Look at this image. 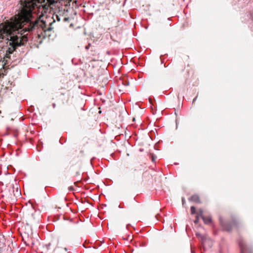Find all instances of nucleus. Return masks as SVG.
Masks as SVG:
<instances>
[{"label":"nucleus","instance_id":"obj_1","mask_svg":"<svg viewBox=\"0 0 253 253\" xmlns=\"http://www.w3.org/2000/svg\"><path fill=\"white\" fill-rule=\"evenodd\" d=\"M21 9L18 14L6 20L0 24V42L6 39L11 42L12 49L9 48L6 50L5 56L2 61L3 65L8 64L10 54L15 50L16 46L24 45L28 41L26 32L33 31L36 29L39 31L46 32L51 30L50 25H47L45 21L37 19L32 21L33 11L37 8L40 11L38 6L45 0H21Z\"/></svg>","mask_w":253,"mask_h":253},{"label":"nucleus","instance_id":"obj_2","mask_svg":"<svg viewBox=\"0 0 253 253\" xmlns=\"http://www.w3.org/2000/svg\"><path fill=\"white\" fill-rule=\"evenodd\" d=\"M72 0H45V2L38 6L39 11L43 15L49 10H55L52 18L54 21H67L69 19L68 12L70 8Z\"/></svg>","mask_w":253,"mask_h":253},{"label":"nucleus","instance_id":"obj_3","mask_svg":"<svg viewBox=\"0 0 253 253\" xmlns=\"http://www.w3.org/2000/svg\"><path fill=\"white\" fill-rule=\"evenodd\" d=\"M36 211L33 207L29 209L24 215L27 222V224L32 225L38 223L39 221L38 218L36 215Z\"/></svg>","mask_w":253,"mask_h":253},{"label":"nucleus","instance_id":"obj_4","mask_svg":"<svg viewBox=\"0 0 253 253\" xmlns=\"http://www.w3.org/2000/svg\"><path fill=\"white\" fill-rule=\"evenodd\" d=\"M70 97L69 90L61 88L60 94L58 96V99L63 103H67Z\"/></svg>","mask_w":253,"mask_h":253},{"label":"nucleus","instance_id":"obj_5","mask_svg":"<svg viewBox=\"0 0 253 253\" xmlns=\"http://www.w3.org/2000/svg\"><path fill=\"white\" fill-rule=\"evenodd\" d=\"M63 240L62 239L60 238H57L56 239H53L51 242L49 243L46 245V248L48 250L51 249V247L53 246L54 249L56 248H63Z\"/></svg>","mask_w":253,"mask_h":253},{"label":"nucleus","instance_id":"obj_6","mask_svg":"<svg viewBox=\"0 0 253 253\" xmlns=\"http://www.w3.org/2000/svg\"><path fill=\"white\" fill-rule=\"evenodd\" d=\"M238 246L241 249V253H253L251 249L247 247L242 242L238 240Z\"/></svg>","mask_w":253,"mask_h":253},{"label":"nucleus","instance_id":"obj_7","mask_svg":"<svg viewBox=\"0 0 253 253\" xmlns=\"http://www.w3.org/2000/svg\"><path fill=\"white\" fill-rule=\"evenodd\" d=\"M188 200L190 202H194L196 204H200L201 203V201L200 198V197L197 194H194L192 196H191L189 199Z\"/></svg>","mask_w":253,"mask_h":253},{"label":"nucleus","instance_id":"obj_8","mask_svg":"<svg viewBox=\"0 0 253 253\" xmlns=\"http://www.w3.org/2000/svg\"><path fill=\"white\" fill-rule=\"evenodd\" d=\"M221 224L222 226V227L224 230L230 232L232 229L233 225L232 224H229L228 223H223L221 222Z\"/></svg>","mask_w":253,"mask_h":253},{"label":"nucleus","instance_id":"obj_9","mask_svg":"<svg viewBox=\"0 0 253 253\" xmlns=\"http://www.w3.org/2000/svg\"><path fill=\"white\" fill-rule=\"evenodd\" d=\"M196 236L198 238H199L202 240L203 245L205 244L208 241L205 238V237L199 233H196Z\"/></svg>","mask_w":253,"mask_h":253},{"label":"nucleus","instance_id":"obj_10","mask_svg":"<svg viewBox=\"0 0 253 253\" xmlns=\"http://www.w3.org/2000/svg\"><path fill=\"white\" fill-rule=\"evenodd\" d=\"M202 219L204 220L205 223L206 224H209L211 221V218L210 216H202Z\"/></svg>","mask_w":253,"mask_h":253},{"label":"nucleus","instance_id":"obj_11","mask_svg":"<svg viewBox=\"0 0 253 253\" xmlns=\"http://www.w3.org/2000/svg\"><path fill=\"white\" fill-rule=\"evenodd\" d=\"M190 210H191V213L192 214H196L197 212H196V208L195 207H194V206L191 207Z\"/></svg>","mask_w":253,"mask_h":253},{"label":"nucleus","instance_id":"obj_12","mask_svg":"<svg viewBox=\"0 0 253 253\" xmlns=\"http://www.w3.org/2000/svg\"><path fill=\"white\" fill-rule=\"evenodd\" d=\"M32 239H30L29 237H28L27 241H25L24 237H23V241H24V243L26 244L27 246L30 245V243L31 242V240Z\"/></svg>","mask_w":253,"mask_h":253},{"label":"nucleus","instance_id":"obj_13","mask_svg":"<svg viewBox=\"0 0 253 253\" xmlns=\"http://www.w3.org/2000/svg\"><path fill=\"white\" fill-rule=\"evenodd\" d=\"M200 217H201L200 215L199 214V213H197L196 215V219L194 221V222L196 224H197L199 222Z\"/></svg>","mask_w":253,"mask_h":253},{"label":"nucleus","instance_id":"obj_14","mask_svg":"<svg viewBox=\"0 0 253 253\" xmlns=\"http://www.w3.org/2000/svg\"><path fill=\"white\" fill-rule=\"evenodd\" d=\"M197 213H199V214L200 215L201 218H202V216H204L203 215V211L202 209H200L198 212H197Z\"/></svg>","mask_w":253,"mask_h":253},{"label":"nucleus","instance_id":"obj_15","mask_svg":"<svg viewBox=\"0 0 253 253\" xmlns=\"http://www.w3.org/2000/svg\"><path fill=\"white\" fill-rule=\"evenodd\" d=\"M20 195V192L18 190V187H17L16 189V192L14 193V196H19Z\"/></svg>","mask_w":253,"mask_h":253},{"label":"nucleus","instance_id":"obj_16","mask_svg":"<svg viewBox=\"0 0 253 253\" xmlns=\"http://www.w3.org/2000/svg\"><path fill=\"white\" fill-rule=\"evenodd\" d=\"M134 175H137L138 174H140L141 173V171H140L141 170H138L137 169H135L134 170Z\"/></svg>","mask_w":253,"mask_h":253},{"label":"nucleus","instance_id":"obj_17","mask_svg":"<svg viewBox=\"0 0 253 253\" xmlns=\"http://www.w3.org/2000/svg\"><path fill=\"white\" fill-rule=\"evenodd\" d=\"M73 155V158L75 159L76 158V157H79L78 156H77V154H76V152H74L72 154Z\"/></svg>","mask_w":253,"mask_h":253},{"label":"nucleus","instance_id":"obj_18","mask_svg":"<svg viewBox=\"0 0 253 253\" xmlns=\"http://www.w3.org/2000/svg\"><path fill=\"white\" fill-rule=\"evenodd\" d=\"M68 189L70 191H73L74 190L73 187L72 186L69 187Z\"/></svg>","mask_w":253,"mask_h":253},{"label":"nucleus","instance_id":"obj_19","mask_svg":"<svg viewBox=\"0 0 253 253\" xmlns=\"http://www.w3.org/2000/svg\"><path fill=\"white\" fill-rule=\"evenodd\" d=\"M155 158L153 156H152V161H154Z\"/></svg>","mask_w":253,"mask_h":253},{"label":"nucleus","instance_id":"obj_20","mask_svg":"<svg viewBox=\"0 0 253 253\" xmlns=\"http://www.w3.org/2000/svg\"><path fill=\"white\" fill-rule=\"evenodd\" d=\"M197 97H196L193 99V102L196 100V99H197Z\"/></svg>","mask_w":253,"mask_h":253},{"label":"nucleus","instance_id":"obj_21","mask_svg":"<svg viewBox=\"0 0 253 253\" xmlns=\"http://www.w3.org/2000/svg\"><path fill=\"white\" fill-rule=\"evenodd\" d=\"M65 251H67V249L66 248H64Z\"/></svg>","mask_w":253,"mask_h":253},{"label":"nucleus","instance_id":"obj_22","mask_svg":"<svg viewBox=\"0 0 253 253\" xmlns=\"http://www.w3.org/2000/svg\"><path fill=\"white\" fill-rule=\"evenodd\" d=\"M96 54V53L93 54V55H95Z\"/></svg>","mask_w":253,"mask_h":253},{"label":"nucleus","instance_id":"obj_23","mask_svg":"<svg viewBox=\"0 0 253 253\" xmlns=\"http://www.w3.org/2000/svg\"><path fill=\"white\" fill-rule=\"evenodd\" d=\"M77 174H79V172H77Z\"/></svg>","mask_w":253,"mask_h":253},{"label":"nucleus","instance_id":"obj_24","mask_svg":"<svg viewBox=\"0 0 253 253\" xmlns=\"http://www.w3.org/2000/svg\"><path fill=\"white\" fill-rule=\"evenodd\" d=\"M182 202H184V199H182Z\"/></svg>","mask_w":253,"mask_h":253},{"label":"nucleus","instance_id":"obj_25","mask_svg":"<svg viewBox=\"0 0 253 253\" xmlns=\"http://www.w3.org/2000/svg\"><path fill=\"white\" fill-rule=\"evenodd\" d=\"M1 61V58H0V61Z\"/></svg>","mask_w":253,"mask_h":253}]
</instances>
